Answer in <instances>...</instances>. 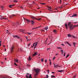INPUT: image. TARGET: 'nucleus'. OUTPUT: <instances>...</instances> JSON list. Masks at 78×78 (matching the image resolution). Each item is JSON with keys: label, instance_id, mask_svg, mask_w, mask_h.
Instances as JSON below:
<instances>
[{"label": "nucleus", "instance_id": "1", "mask_svg": "<svg viewBox=\"0 0 78 78\" xmlns=\"http://www.w3.org/2000/svg\"><path fill=\"white\" fill-rule=\"evenodd\" d=\"M39 70H40V69H34V71H35V72L36 73L35 74V76H37V74H38V73H39Z\"/></svg>", "mask_w": 78, "mask_h": 78}, {"label": "nucleus", "instance_id": "2", "mask_svg": "<svg viewBox=\"0 0 78 78\" xmlns=\"http://www.w3.org/2000/svg\"><path fill=\"white\" fill-rule=\"evenodd\" d=\"M24 20H25L28 23H30V22H31V21H30V20L27 19H26L25 18H24Z\"/></svg>", "mask_w": 78, "mask_h": 78}, {"label": "nucleus", "instance_id": "3", "mask_svg": "<svg viewBox=\"0 0 78 78\" xmlns=\"http://www.w3.org/2000/svg\"><path fill=\"white\" fill-rule=\"evenodd\" d=\"M72 27H73V25L71 24L70 25V26L69 27V28H70V31L73 30V29H72Z\"/></svg>", "mask_w": 78, "mask_h": 78}, {"label": "nucleus", "instance_id": "4", "mask_svg": "<svg viewBox=\"0 0 78 78\" xmlns=\"http://www.w3.org/2000/svg\"><path fill=\"white\" fill-rule=\"evenodd\" d=\"M14 46L11 47V49H10V51H11V53H12L13 52V51L14 50Z\"/></svg>", "mask_w": 78, "mask_h": 78}, {"label": "nucleus", "instance_id": "5", "mask_svg": "<svg viewBox=\"0 0 78 78\" xmlns=\"http://www.w3.org/2000/svg\"><path fill=\"white\" fill-rule=\"evenodd\" d=\"M20 31L22 33H24V32H25V30L20 29Z\"/></svg>", "mask_w": 78, "mask_h": 78}, {"label": "nucleus", "instance_id": "6", "mask_svg": "<svg viewBox=\"0 0 78 78\" xmlns=\"http://www.w3.org/2000/svg\"><path fill=\"white\" fill-rule=\"evenodd\" d=\"M37 55V52H34V54L33 55V57L34 56H36V55Z\"/></svg>", "mask_w": 78, "mask_h": 78}, {"label": "nucleus", "instance_id": "7", "mask_svg": "<svg viewBox=\"0 0 78 78\" xmlns=\"http://www.w3.org/2000/svg\"><path fill=\"white\" fill-rule=\"evenodd\" d=\"M30 23H31L32 25H33L34 24V21H33V20H31V22H30Z\"/></svg>", "mask_w": 78, "mask_h": 78}, {"label": "nucleus", "instance_id": "8", "mask_svg": "<svg viewBox=\"0 0 78 78\" xmlns=\"http://www.w3.org/2000/svg\"><path fill=\"white\" fill-rule=\"evenodd\" d=\"M14 61L15 62H17V63H18V59L16 58V59H14Z\"/></svg>", "mask_w": 78, "mask_h": 78}, {"label": "nucleus", "instance_id": "9", "mask_svg": "<svg viewBox=\"0 0 78 78\" xmlns=\"http://www.w3.org/2000/svg\"><path fill=\"white\" fill-rule=\"evenodd\" d=\"M77 16V15L76 14H75L72 16V17H75Z\"/></svg>", "mask_w": 78, "mask_h": 78}, {"label": "nucleus", "instance_id": "10", "mask_svg": "<svg viewBox=\"0 0 78 78\" xmlns=\"http://www.w3.org/2000/svg\"><path fill=\"white\" fill-rule=\"evenodd\" d=\"M32 59L31 58V57L30 56H29L28 60L29 61H31V59Z\"/></svg>", "mask_w": 78, "mask_h": 78}, {"label": "nucleus", "instance_id": "11", "mask_svg": "<svg viewBox=\"0 0 78 78\" xmlns=\"http://www.w3.org/2000/svg\"><path fill=\"white\" fill-rule=\"evenodd\" d=\"M65 27H66V29H67V23H66L65 24Z\"/></svg>", "mask_w": 78, "mask_h": 78}, {"label": "nucleus", "instance_id": "12", "mask_svg": "<svg viewBox=\"0 0 78 78\" xmlns=\"http://www.w3.org/2000/svg\"><path fill=\"white\" fill-rule=\"evenodd\" d=\"M68 36L69 37H72V35H70V34H69L68 35Z\"/></svg>", "mask_w": 78, "mask_h": 78}, {"label": "nucleus", "instance_id": "13", "mask_svg": "<svg viewBox=\"0 0 78 78\" xmlns=\"http://www.w3.org/2000/svg\"><path fill=\"white\" fill-rule=\"evenodd\" d=\"M15 5L13 4V5H9V7L10 8H12V6H14Z\"/></svg>", "mask_w": 78, "mask_h": 78}, {"label": "nucleus", "instance_id": "14", "mask_svg": "<svg viewBox=\"0 0 78 78\" xmlns=\"http://www.w3.org/2000/svg\"><path fill=\"white\" fill-rule=\"evenodd\" d=\"M37 43L35 44V46L34 47V48H36V47H37Z\"/></svg>", "mask_w": 78, "mask_h": 78}, {"label": "nucleus", "instance_id": "15", "mask_svg": "<svg viewBox=\"0 0 78 78\" xmlns=\"http://www.w3.org/2000/svg\"><path fill=\"white\" fill-rule=\"evenodd\" d=\"M73 45L74 47H75V44H76V43L74 42L73 43Z\"/></svg>", "mask_w": 78, "mask_h": 78}, {"label": "nucleus", "instance_id": "16", "mask_svg": "<svg viewBox=\"0 0 78 78\" xmlns=\"http://www.w3.org/2000/svg\"><path fill=\"white\" fill-rule=\"evenodd\" d=\"M63 71V70H58V72H62Z\"/></svg>", "mask_w": 78, "mask_h": 78}, {"label": "nucleus", "instance_id": "17", "mask_svg": "<svg viewBox=\"0 0 78 78\" xmlns=\"http://www.w3.org/2000/svg\"><path fill=\"white\" fill-rule=\"evenodd\" d=\"M71 24V23L70 22H69L68 23V26L69 27V26H70V25H71L70 24Z\"/></svg>", "mask_w": 78, "mask_h": 78}, {"label": "nucleus", "instance_id": "18", "mask_svg": "<svg viewBox=\"0 0 78 78\" xmlns=\"http://www.w3.org/2000/svg\"><path fill=\"white\" fill-rule=\"evenodd\" d=\"M66 43L69 45V46H71V44H69V43L68 42H67Z\"/></svg>", "mask_w": 78, "mask_h": 78}, {"label": "nucleus", "instance_id": "19", "mask_svg": "<svg viewBox=\"0 0 78 78\" xmlns=\"http://www.w3.org/2000/svg\"><path fill=\"white\" fill-rule=\"evenodd\" d=\"M37 43H36V42H35V43H34V44L33 45V46H31L32 48H33V47H34V45H35V44H37Z\"/></svg>", "mask_w": 78, "mask_h": 78}, {"label": "nucleus", "instance_id": "20", "mask_svg": "<svg viewBox=\"0 0 78 78\" xmlns=\"http://www.w3.org/2000/svg\"><path fill=\"white\" fill-rule=\"evenodd\" d=\"M77 27V26L76 25H74V26H73L72 27V29H73V28H75V27Z\"/></svg>", "mask_w": 78, "mask_h": 78}, {"label": "nucleus", "instance_id": "21", "mask_svg": "<svg viewBox=\"0 0 78 78\" xmlns=\"http://www.w3.org/2000/svg\"><path fill=\"white\" fill-rule=\"evenodd\" d=\"M15 37H17V38H18V39H19V38H20V37H18L17 35H16Z\"/></svg>", "mask_w": 78, "mask_h": 78}, {"label": "nucleus", "instance_id": "22", "mask_svg": "<svg viewBox=\"0 0 78 78\" xmlns=\"http://www.w3.org/2000/svg\"><path fill=\"white\" fill-rule=\"evenodd\" d=\"M29 78H32V77H31V74H30V75L29 77Z\"/></svg>", "mask_w": 78, "mask_h": 78}, {"label": "nucleus", "instance_id": "23", "mask_svg": "<svg viewBox=\"0 0 78 78\" xmlns=\"http://www.w3.org/2000/svg\"><path fill=\"white\" fill-rule=\"evenodd\" d=\"M42 19L41 18H39L38 19H37V20H38L39 21V20H41Z\"/></svg>", "mask_w": 78, "mask_h": 78}, {"label": "nucleus", "instance_id": "24", "mask_svg": "<svg viewBox=\"0 0 78 78\" xmlns=\"http://www.w3.org/2000/svg\"><path fill=\"white\" fill-rule=\"evenodd\" d=\"M53 31L55 33H56V30H54Z\"/></svg>", "mask_w": 78, "mask_h": 78}, {"label": "nucleus", "instance_id": "25", "mask_svg": "<svg viewBox=\"0 0 78 78\" xmlns=\"http://www.w3.org/2000/svg\"><path fill=\"white\" fill-rule=\"evenodd\" d=\"M41 62H44V58H41Z\"/></svg>", "mask_w": 78, "mask_h": 78}, {"label": "nucleus", "instance_id": "26", "mask_svg": "<svg viewBox=\"0 0 78 78\" xmlns=\"http://www.w3.org/2000/svg\"><path fill=\"white\" fill-rule=\"evenodd\" d=\"M44 29L46 30L48 29V27H46L44 28Z\"/></svg>", "mask_w": 78, "mask_h": 78}, {"label": "nucleus", "instance_id": "27", "mask_svg": "<svg viewBox=\"0 0 78 78\" xmlns=\"http://www.w3.org/2000/svg\"><path fill=\"white\" fill-rule=\"evenodd\" d=\"M31 18L33 19V20H34V19H35V18L34 17H32Z\"/></svg>", "mask_w": 78, "mask_h": 78}, {"label": "nucleus", "instance_id": "28", "mask_svg": "<svg viewBox=\"0 0 78 78\" xmlns=\"http://www.w3.org/2000/svg\"><path fill=\"white\" fill-rule=\"evenodd\" d=\"M58 49H62V48L58 47L57 48Z\"/></svg>", "mask_w": 78, "mask_h": 78}, {"label": "nucleus", "instance_id": "29", "mask_svg": "<svg viewBox=\"0 0 78 78\" xmlns=\"http://www.w3.org/2000/svg\"><path fill=\"white\" fill-rule=\"evenodd\" d=\"M1 9H3V6H2L1 7Z\"/></svg>", "mask_w": 78, "mask_h": 78}, {"label": "nucleus", "instance_id": "30", "mask_svg": "<svg viewBox=\"0 0 78 78\" xmlns=\"http://www.w3.org/2000/svg\"><path fill=\"white\" fill-rule=\"evenodd\" d=\"M69 56V54H68L66 56V58H68V57Z\"/></svg>", "mask_w": 78, "mask_h": 78}, {"label": "nucleus", "instance_id": "31", "mask_svg": "<svg viewBox=\"0 0 78 78\" xmlns=\"http://www.w3.org/2000/svg\"><path fill=\"white\" fill-rule=\"evenodd\" d=\"M58 66H59V65H56V68H57V67H58Z\"/></svg>", "mask_w": 78, "mask_h": 78}, {"label": "nucleus", "instance_id": "32", "mask_svg": "<svg viewBox=\"0 0 78 78\" xmlns=\"http://www.w3.org/2000/svg\"><path fill=\"white\" fill-rule=\"evenodd\" d=\"M31 45V43H29L28 45V47H29Z\"/></svg>", "mask_w": 78, "mask_h": 78}, {"label": "nucleus", "instance_id": "33", "mask_svg": "<svg viewBox=\"0 0 78 78\" xmlns=\"http://www.w3.org/2000/svg\"><path fill=\"white\" fill-rule=\"evenodd\" d=\"M54 67L55 68H56V64L54 65Z\"/></svg>", "mask_w": 78, "mask_h": 78}, {"label": "nucleus", "instance_id": "34", "mask_svg": "<svg viewBox=\"0 0 78 78\" xmlns=\"http://www.w3.org/2000/svg\"><path fill=\"white\" fill-rule=\"evenodd\" d=\"M55 58H56V57H54L52 59H53V60H55Z\"/></svg>", "mask_w": 78, "mask_h": 78}, {"label": "nucleus", "instance_id": "35", "mask_svg": "<svg viewBox=\"0 0 78 78\" xmlns=\"http://www.w3.org/2000/svg\"><path fill=\"white\" fill-rule=\"evenodd\" d=\"M41 4H42V5H45V4L44 3H40Z\"/></svg>", "mask_w": 78, "mask_h": 78}, {"label": "nucleus", "instance_id": "36", "mask_svg": "<svg viewBox=\"0 0 78 78\" xmlns=\"http://www.w3.org/2000/svg\"><path fill=\"white\" fill-rule=\"evenodd\" d=\"M48 78V75H46V78Z\"/></svg>", "mask_w": 78, "mask_h": 78}, {"label": "nucleus", "instance_id": "37", "mask_svg": "<svg viewBox=\"0 0 78 78\" xmlns=\"http://www.w3.org/2000/svg\"><path fill=\"white\" fill-rule=\"evenodd\" d=\"M14 64L15 65V66H17V64H16V63H14Z\"/></svg>", "mask_w": 78, "mask_h": 78}, {"label": "nucleus", "instance_id": "38", "mask_svg": "<svg viewBox=\"0 0 78 78\" xmlns=\"http://www.w3.org/2000/svg\"><path fill=\"white\" fill-rule=\"evenodd\" d=\"M16 15H15L14 14H13V15H12V17H13V16H15Z\"/></svg>", "mask_w": 78, "mask_h": 78}, {"label": "nucleus", "instance_id": "39", "mask_svg": "<svg viewBox=\"0 0 78 78\" xmlns=\"http://www.w3.org/2000/svg\"><path fill=\"white\" fill-rule=\"evenodd\" d=\"M37 29V28L35 27L34 28H33V30H35V29Z\"/></svg>", "mask_w": 78, "mask_h": 78}, {"label": "nucleus", "instance_id": "40", "mask_svg": "<svg viewBox=\"0 0 78 78\" xmlns=\"http://www.w3.org/2000/svg\"><path fill=\"white\" fill-rule=\"evenodd\" d=\"M2 78H7V77H5V76H4L2 77Z\"/></svg>", "mask_w": 78, "mask_h": 78}, {"label": "nucleus", "instance_id": "41", "mask_svg": "<svg viewBox=\"0 0 78 78\" xmlns=\"http://www.w3.org/2000/svg\"><path fill=\"white\" fill-rule=\"evenodd\" d=\"M7 32H6V33H8V32H9V30H7Z\"/></svg>", "mask_w": 78, "mask_h": 78}, {"label": "nucleus", "instance_id": "42", "mask_svg": "<svg viewBox=\"0 0 78 78\" xmlns=\"http://www.w3.org/2000/svg\"><path fill=\"white\" fill-rule=\"evenodd\" d=\"M13 2H17V0H15V1H13Z\"/></svg>", "mask_w": 78, "mask_h": 78}, {"label": "nucleus", "instance_id": "43", "mask_svg": "<svg viewBox=\"0 0 78 78\" xmlns=\"http://www.w3.org/2000/svg\"><path fill=\"white\" fill-rule=\"evenodd\" d=\"M3 19H5V20H6V19H8L7 18H3Z\"/></svg>", "mask_w": 78, "mask_h": 78}, {"label": "nucleus", "instance_id": "44", "mask_svg": "<svg viewBox=\"0 0 78 78\" xmlns=\"http://www.w3.org/2000/svg\"><path fill=\"white\" fill-rule=\"evenodd\" d=\"M27 34H29V35H30V34H31V33H27Z\"/></svg>", "mask_w": 78, "mask_h": 78}, {"label": "nucleus", "instance_id": "45", "mask_svg": "<svg viewBox=\"0 0 78 78\" xmlns=\"http://www.w3.org/2000/svg\"><path fill=\"white\" fill-rule=\"evenodd\" d=\"M47 72H48V74L49 73V70L48 69V71H47Z\"/></svg>", "mask_w": 78, "mask_h": 78}, {"label": "nucleus", "instance_id": "46", "mask_svg": "<svg viewBox=\"0 0 78 78\" xmlns=\"http://www.w3.org/2000/svg\"><path fill=\"white\" fill-rule=\"evenodd\" d=\"M75 77H76V76H73V78H75Z\"/></svg>", "mask_w": 78, "mask_h": 78}, {"label": "nucleus", "instance_id": "47", "mask_svg": "<svg viewBox=\"0 0 78 78\" xmlns=\"http://www.w3.org/2000/svg\"><path fill=\"white\" fill-rule=\"evenodd\" d=\"M61 51L62 52H63L64 51H63V50H61Z\"/></svg>", "mask_w": 78, "mask_h": 78}, {"label": "nucleus", "instance_id": "48", "mask_svg": "<svg viewBox=\"0 0 78 78\" xmlns=\"http://www.w3.org/2000/svg\"><path fill=\"white\" fill-rule=\"evenodd\" d=\"M50 65L51 66V62H50Z\"/></svg>", "mask_w": 78, "mask_h": 78}, {"label": "nucleus", "instance_id": "49", "mask_svg": "<svg viewBox=\"0 0 78 78\" xmlns=\"http://www.w3.org/2000/svg\"><path fill=\"white\" fill-rule=\"evenodd\" d=\"M47 60H45V62H46V63H47Z\"/></svg>", "mask_w": 78, "mask_h": 78}, {"label": "nucleus", "instance_id": "50", "mask_svg": "<svg viewBox=\"0 0 78 78\" xmlns=\"http://www.w3.org/2000/svg\"><path fill=\"white\" fill-rule=\"evenodd\" d=\"M51 73H54V74H55V73H54L53 72H52Z\"/></svg>", "mask_w": 78, "mask_h": 78}, {"label": "nucleus", "instance_id": "51", "mask_svg": "<svg viewBox=\"0 0 78 78\" xmlns=\"http://www.w3.org/2000/svg\"><path fill=\"white\" fill-rule=\"evenodd\" d=\"M65 53H64V55H63L64 56H65Z\"/></svg>", "mask_w": 78, "mask_h": 78}, {"label": "nucleus", "instance_id": "52", "mask_svg": "<svg viewBox=\"0 0 78 78\" xmlns=\"http://www.w3.org/2000/svg\"><path fill=\"white\" fill-rule=\"evenodd\" d=\"M50 50V48H49L47 49V50Z\"/></svg>", "mask_w": 78, "mask_h": 78}, {"label": "nucleus", "instance_id": "53", "mask_svg": "<svg viewBox=\"0 0 78 78\" xmlns=\"http://www.w3.org/2000/svg\"><path fill=\"white\" fill-rule=\"evenodd\" d=\"M20 41H21V42L22 41V39H21Z\"/></svg>", "mask_w": 78, "mask_h": 78}, {"label": "nucleus", "instance_id": "54", "mask_svg": "<svg viewBox=\"0 0 78 78\" xmlns=\"http://www.w3.org/2000/svg\"><path fill=\"white\" fill-rule=\"evenodd\" d=\"M58 55V53H57V54H56L55 55L56 56V55Z\"/></svg>", "mask_w": 78, "mask_h": 78}, {"label": "nucleus", "instance_id": "55", "mask_svg": "<svg viewBox=\"0 0 78 78\" xmlns=\"http://www.w3.org/2000/svg\"><path fill=\"white\" fill-rule=\"evenodd\" d=\"M35 19H36V20H37L38 19L37 18H35Z\"/></svg>", "mask_w": 78, "mask_h": 78}, {"label": "nucleus", "instance_id": "56", "mask_svg": "<svg viewBox=\"0 0 78 78\" xmlns=\"http://www.w3.org/2000/svg\"><path fill=\"white\" fill-rule=\"evenodd\" d=\"M27 66L28 67H30V65H28Z\"/></svg>", "mask_w": 78, "mask_h": 78}, {"label": "nucleus", "instance_id": "57", "mask_svg": "<svg viewBox=\"0 0 78 78\" xmlns=\"http://www.w3.org/2000/svg\"><path fill=\"white\" fill-rule=\"evenodd\" d=\"M73 37L75 38V37H74V36H73Z\"/></svg>", "mask_w": 78, "mask_h": 78}, {"label": "nucleus", "instance_id": "58", "mask_svg": "<svg viewBox=\"0 0 78 78\" xmlns=\"http://www.w3.org/2000/svg\"><path fill=\"white\" fill-rule=\"evenodd\" d=\"M61 45H63V46H64V44H62Z\"/></svg>", "mask_w": 78, "mask_h": 78}, {"label": "nucleus", "instance_id": "59", "mask_svg": "<svg viewBox=\"0 0 78 78\" xmlns=\"http://www.w3.org/2000/svg\"><path fill=\"white\" fill-rule=\"evenodd\" d=\"M13 37H16V36H13Z\"/></svg>", "mask_w": 78, "mask_h": 78}, {"label": "nucleus", "instance_id": "60", "mask_svg": "<svg viewBox=\"0 0 78 78\" xmlns=\"http://www.w3.org/2000/svg\"><path fill=\"white\" fill-rule=\"evenodd\" d=\"M5 60H6V58H5Z\"/></svg>", "mask_w": 78, "mask_h": 78}, {"label": "nucleus", "instance_id": "61", "mask_svg": "<svg viewBox=\"0 0 78 78\" xmlns=\"http://www.w3.org/2000/svg\"><path fill=\"white\" fill-rule=\"evenodd\" d=\"M16 23H17H17H19V22H18Z\"/></svg>", "mask_w": 78, "mask_h": 78}, {"label": "nucleus", "instance_id": "62", "mask_svg": "<svg viewBox=\"0 0 78 78\" xmlns=\"http://www.w3.org/2000/svg\"><path fill=\"white\" fill-rule=\"evenodd\" d=\"M1 46V43H0V47Z\"/></svg>", "mask_w": 78, "mask_h": 78}, {"label": "nucleus", "instance_id": "63", "mask_svg": "<svg viewBox=\"0 0 78 78\" xmlns=\"http://www.w3.org/2000/svg\"><path fill=\"white\" fill-rule=\"evenodd\" d=\"M77 23V22H74V23Z\"/></svg>", "mask_w": 78, "mask_h": 78}, {"label": "nucleus", "instance_id": "64", "mask_svg": "<svg viewBox=\"0 0 78 78\" xmlns=\"http://www.w3.org/2000/svg\"><path fill=\"white\" fill-rule=\"evenodd\" d=\"M5 51H6V49H5Z\"/></svg>", "mask_w": 78, "mask_h": 78}]
</instances>
